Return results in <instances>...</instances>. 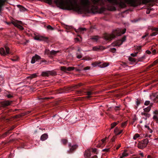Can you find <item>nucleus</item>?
I'll return each instance as SVG.
<instances>
[{"mask_svg": "<svg viewBox=\"0 0 158 158\" xmlns=\"http://www.w3.org/2000/svg\"><path fill=\"white\" fill-rule=\"evenodd\" d=\"M150 102L149 101H146L144 103V105H145L147 106L150 104Z\"/></svg>", "mask_w": 158, "mask_h": 158, "instance_id": "ea45409f", "label": "nucleus"}, {"mask_svg": "<svg viewBox=\"0 0 158 158\" xmlns=\"http://www.w3.org/2000/svg\"><path fill=\"white\" fill-rule=\"evenodd\" d=\"M156 52V51L155 49H154L152 51V53L153 54V55H154L155 54Z\"/></svg>", "mask_w": 158, "mask_h": 158, "instance_id": "603ef678", "label": "nucleus"}, {"mask_svg": "<svg viewBox=\"0 0 158 158\" xmlns=\"http://www.w3.org/2000/svg\"><path fill=\"white\" fill-rule=\"evenodd\" d=\"M17 6L19 8L20 10L21 11H24L26 10V9L25 8L20 5H18Z\"/></svg>", "mask_w": 158, "mask_h": 158, "instance_id": "b1692460", "label": "nucleus"}, {"mask_svg": "<svg viewBox=\"0 0 158 158\" xmlns=\"http://www.w3.org/2000/svg\"><path fill=\"white\" fill-rule=\"evenodd\" d=\"M69 145L70 148V150L71 151L74 150L77 147V146L76 145L71 146V144H69Z\"/></svg>", "mask_w": 158, "mask_h": 158, "instance_id": "2eb2a0df", "label": "nucleus"}, {"mask_svg": "<svg viewBox=\"0 0 158 158\" xmlns=\"http://www.w3.org/2000/svg\"><path fill=\"white\" fill-rule=\"evenodd\" d=\"M77 58L78 59H80L82 58V56L81 54H78V53L77 54Z\"/></svg>", "mask_w": 158, "mask_h": 158, "instance_id": "58836bf2", "label": "nucleus"}, {"mask_svg": "<svg viewBox=\"0 0 158 158\" xmlns=\"http://www.w3.org/2000/svg\"><path fill=\"white\" fill-rule=\"evenodd\" d=\"M109 2L113 4H118L121 7L126 6V3L131 6L135 5L136 0H107Z\"/></svg>", "mask_w": 158, "mask_h": 158, "instance_id": "f03ea898", "label": "nucleus"}, {"mask_svg": "<svg viewBox=\"0 0 158 158\" xmlns=\"http://www.w3.org/2000/svg\"><path fill=\"white\" fill-rule=\"evenodd\" d=\"M123 131V130H120L119 131V132L117 133V135H118L120 134Z\"/></svg>", "mask_w": 158, "mask_h": 158, "instance_id": "864d4df0", "label": "nucleus"}, {"mask_svg": "<svg viewBox=\"0 0 158 158\" xmlns=\"http://www.w3.org/2000/svg\"><path fill=\"white\" fill-rule=\"evenodd\" d=\"M118 123L116 122H114L111 124V128H113Z\"/></svg>", "mask_w": 158, "mask_h": 158, "instance_id": "473e14b6", "label": "nucleus"}, {"mask_svg": "<svg viewBox=\"0 0 158 158\" xmlns=\"http://www.w3.org/2000/svg\"><path fill=\"white\" fill-rule=\"evenodd\" d=\"M59 52V51H55L53 50H52L51 51V55H56L57 53Z\"/></svg>", "mask_w": 158, "mask_h": 158, "instance_id": "bb28decb", "label": "nucleus"}, {"mask_svg": "<svg viewBox=\"0 0 158 158\" xmlns=\"http://www.w3.org/2000/svg\"><path fill=\"white\" fill-rule=\"evenodd\" d=\"M157 34V33H153L151 35L152 36H154L156 35Z\"/></svg>", "mask_w": 158, "mask_h": 158, "instance_id": "5fc2aeb1", "label": "nucleus"}, {"mask_svg": "<svg viewBox=\"0 0 158 158\" xmlns=\"http://www.w3.org/2000/svg\"><path fill=\"white\" fill-rule=\"evenodd\" d=\"M37 75L36 73H34L30 75L29 76L27 77V79L31 80L33 78H35L37 77Z\"/></svg>", "mask_w": 158, "mask_h": 158, "instance_id": "ddd939ff", "label": "nucleus"}, {"mask_svg": "<svg viewBox=\"0 0 158 158\" xmlns=\"http://www.w3.org/2000/svg\"><path fill=\"white\" fill-rule=\"evenodd\" d=\"M92 2L95 4H100L101 2V0H91Z\"/></svg>", "mask_w": 158, "mask_h": 158, "instance_id": "412c9836", "label": "nucleus"}, {"mask_svg": "<svg viewBox=\"0 0 158 158\" xmlns=\"http://www.w3.org/2000/svg\"><path fill=\"white\" fill-rule=\"evenodd\" d=\"M47 27L48 29L51 30H53L54 29L53 28L52 26L49 25Z\"/></svg>", "mask_w": 158, "mask_h": 158, "instance_id": "4c0bfd02", "label": "nucleus"}, {"mask_svg": "<svg viewBox=\"0 0 158 158\" xmlns=\"http://www.w3.org/2000/svg\"><path fill=\"white\" fill-rule=\"evenodd\" d=\"M97 156H96V155H95V156H93L92 157V158H97Z\"/></svg>", "mask_w": 158, "mask_h": 158, "instance_id": "338daca9", "label": "nucleus"}, {"mask_svg": "<svg viewBox=\"0 0 158 158\" xmlns=\"http://www.w3.org/2000/svg\"><path fill=\"white\" fill-rule=\"evenodd\" d=\"M141 143L143 145L144 147H145L148 143V140L146 139L143 140Z\"/></svg>", "mask_w": 158, "mask_h": 158, "instance_id": "dca6fc26", "label": "nucleus"}, {"mask_svg": "<svg viewBox=\"0 0 158 158\" xmlns=\"http://www.w3.org/2000/svg\"><path fill=\"white\" fill-rule=\"evenodd\" d=\"M118 108H119L118 106H116L115 107V110H118Z\"/></svg>", "mask_w": 158, "mask_h": 158, "instance_id": "e2e57ef3", "label": "nucleus"}, {"mask_svg": "<svg viewBox=\"0 0 158 158\" xmlns=\"http://www.w3.org/2000/svg\"><path fill=\"white\" fill-rule=\"evenodd\" d=\"M7 97L8 98H10L12 97V96L10 94H9L7 96Z\"/></svg>", "mask_w": 158, "mask_h": 158, "instance_id": "4d7b16f0", "label": "nucleus"}, {"mask_svg": "<svg viewBox=\"0 0 158 158\" xmlns=\"http://www.w3.org/2000/svg\"><path fill=\"white\" fill-rule=\"evenodd\" d=\"M40 59L41 57L40 56L36 55L35 56L32 57L31 62L32 64H34L36 61L40 60Z\"/></svg>", "mask_w": 158, "mask_h": 158, "instance_id": "1a4fd4ad", "label": "nucleus"}, {"mask_svg": "<svg viewBox=\"0 0 158 158\" xmlns=\"http://www.w3.org/2000/svg\"><path fill=\"white\" fill-rule=\"evenodd\" d=\"M149 132H150V133H152V130L150 128V129H149Z\"/></svg>", "mask_w": 158, "mask_h": 158, "instance_id": "69168bd1", "label": "nucleus"}, {"mask_svg": "<svg viewBox=\"0 0 158 158\" xmlns=\"http://www.w3.org/2000/svg\"><path fill=\"white\" fill-rule=\"evenodd\" d=\"M126 31V29H118L114 31V34H106L104 36L105 39L106 40H111L115 37V35L117 36H119L122 34H124Z\"/></svg>", "mask_w": 158, "mask_h": 158, "instance_id": "7ed1b4c3", "label": "nucleus"}, {"mask_svg": "<svg viewBox=\"0 0 158 158\" xmlns=\"http://www.w3.org/2000/svg\"><path fill=\"white\" fill-rule=\"evenodd\" d=\"M108 64H107V63H104L102 64H101L100 65V67L103 68L107 67L108 65Z\"/></svg>", "mask_w": 158, "mask_h": 158, "instance_id": "cd10ccee", "label": "nucleus"}, {"mask_svg": "<svg viewBox=\"0 0 158 158\" xmlns=\"http://www.w3.org/2000/svg\"><path fill=\"white\" fill-rule=\"evenodd\" d=\"M105 48L102 46H94L92 48V50L94 51H98L104 50Z\"/></svg>", "mask_w": 158, "mask_h": 158, "instance_id": "6e6552de", "label": "nucleus"}, {"mask_svg": "<svg viewBox=\"0 0 158 158\" xmlns=\"http://www.w3.org/2000/svg\"><path fill=\"white\" fill-rule=\"evenodd\" d=\"M62 142L64 144H65L67 143V140L65 139H63L62 140Z\"/></svg>", "mask_w": 158, "mask_h": 158, "instance_id": "a19ab883", "label": "nucleus"}, {"mask_svg": "<svg viewBox=\"0 0 158 158\" xmlns=\"http://www.w3.org/2000/svg\"><path fill=\"white\" fill-rule=\"evenodd\" d=\"M67 68L64 66H62L60 67V69L64 71H66Z\"/></svg>", "mask_w": 158, "mask_h": 158, "instance_id": "f704fd0d", "label": "nucleus"}, {"mask_svg": "<svg viewBox=\"0 0 158 158\" xmlns=\"http://www.w3.org/2000/svg\"><path fill=\"white\" fill-rule=\"evenodd\" d=\"M12 60L13 61H16L18 60V58L16 59H12Z\"/></svg>", "mask_w": 158, "mask_h": 158, "instance_id": "0e129e2a", "label": "nucleus"}, {"mask_svg": "<svg viewBox=\"0 0 158 158\" xmlns=\"http://www.w3.org/2000/svg\"><path fill=\"white\" fill-rule=\"evenodd\" d=\"M145 127L146 128H147L148 129H150V128H149V127L148 126L146 125L145 126Z\"/></svg>", "mask_w": 158, "mask_h": 158, "instance_id": "052dcab7", "label": "nucleus"}, {"mask_svg": "<svg viewBox=\"0 0 158 158\" xmlns=\"http://www.w3.org/2000/svg\"><path fill=\"white\" fill-rule=\"evenodd\" d=\"M57 6L61 9L73 10L78 13L85 12V7L90 4L89 0H79L81 6H79L77 3V0H54Z\"/></svg>", "mask_w": 158, "mask_h": 158, "instance_id": "f257e3e1", "label": "nucleus"}, {"mask_svg": "<svg viewBox=\"0 0 158 158\" xmlns=\"http://www.w3.org/2000/svg\"><path fill=\"white\" fill-rule=\"evenodd\" d=\"M90 69V67H89L87 66V67H85L84 68V70H89Z\"/></svg>", "mask_w": 158, "mask_h": 158, "instance_id": "09e8293b", "label": "nucleus"}, {"mask_svg": "<svg viewBox=\"0 0 158 158\" xmlns=\"http://www.w3.org/2000/svg\"><path fill=\"white\" fill-rule=\"evenodd\" d=\"M138 147L140 149H142L145 147H144L143 145L141 142L138 144Z\"/></svg>", "mask_w": 158, "mask_h": 158, "instance_id": "c85d7f7f", "label": "nucleus"}, {"mask_svg": "<svg viewBox=\"0 0 158 158\" xmlns=\"http://www.w3.org/2000/svg\"><path fill=\"white\" fill-rule=\"evenodd\" d=\"M48 138V135L46 134L43 135L40 137V139L42 141H44L46 140Z\"/></svg>", "mask_w": 158, "mask_h": 158, "instance_id": "6ab92c4d", "label": "nucleus"}, {"mask_svg": "<svg viewBox=\"0 0 158 158\" xmlns=\"http://www.w3.org/2000/svg\"><path fill=\"white\" fill-rule=\"evenodd\" d=\"M6 51L3 48H0V54L2 56H5L9 53L10 49L7 47H5Z\"/></svg>", "mask_w": 158, "mask_h": 158, "instance_id": "39448f33", "label": "nucleus"}, {"mask_svg": "<svg viewBox=\"0 0 158 158\" xmlns=\"http://www.w3.org/2000/svg\"><path fill=\"white\" fill-rule=\"evenodd\" d=\"M127 124V123L126 122H125L124 123H123L122 124V127H125Z\"/></svg>", "mask_w": 158, "mask_h": 158, "instance_id": "a18cd8bd", "label": "nucleus"}, {"mask_svg": "<svg viewBox=\"0 0 158 158\" xmlns=\"http://www.w3.org/2000/svg\"><path fill=\"white\" fill-rule=\"evenodd\" d=\"M136 103L137 105V106H138L140 104V102L138 100H137L136 102Z\"/></svg>", "mask_w": 158, "mask_h": 158, "instance_id": "3c124183", "label": "nucleus"}, {"mask_svg": "<svg viewBox=\"0 0 158 158\" xmlns=\"http://www.w3.org/2000/svg\"><path fill=\"white\" fill-rule=\"evenodd\" d=\"M114 132L116 135H117V133L119 132L118 129L117 128H116L114 130Z\"/></svg>", "mask_w": 158, "mask_h": 158, "instance_id": "c9c22d12", "label": "nucleus"}, {"mask_svg": "<svg viewBox=\"0 0 158 158\" xmlns=\"http://www.w3.org/2000/svg\"><path fill=\"white\" fill-rule=\"evenodd\" d=\"M153 120L156 123H158V110H155L153 112Z\"/></svg>", "mask_w": 158, "mask_h": 158, "instance_id": "0eeeda50", "label": "nucleus"}, {"mask_svg": "<svg viewBox=\"0 0 158 158\" xmlns=\"http://www.w3.org/2000/svg\"><path fill=\"white\" fill-rule=\"evenodd\" d=\"M93 94V93L92 92H88L87 93V96L86 97L87 98H89L91 97V95Z\"/></svg>", "mask_w": 158, "mask_h": 158, "instance_id": "393cba45", "label": "nucleus"}, {"mask_svg": "<svg viewBox=\"0 0 158 158\" xmlns=\"http://www.w3.org/2000/svg\"><path fill=\"white\" fill-rule=\"evenodd\" d=\"M45 54L48 55H51V51H50L49 50H45Z\"/></svg>", "mask_w": 158, "mask_h": 158, "instance_id": "c756f323", "label": "nucleus"}, {"mask_svg": "<svg viewBox=\"0 0 158 158\" xmlns=\"http://www.w3.org/2000/svg\"><path fill=\"white\" fill-rule=\"evenodd\" d=\"M109 148H105L102 150V151L108 152L109 151Z\"/></svg>", "mask_w": 158, "mask_h": 158, "instance_id": "49530a36", "label": "nucleus"}, {"mask_svg": "<svg viewBox=\"0 0 158 158\" xmlns=\"http://www.w3.org/2000/svg\"><path fill=\"white\" fill-rule=\"evenodd\" d=\"M128 155V154L126 152V151H125L122 154V156L124 157L127 156Z\"/></svg>", "mask_w": 158, "mask_h": 158, "instance_id": "72a5a7b5", "label": "nucleus"}, {"mask_svg": "<svg viewBox=\"0 0 158 158\" xmlns=\"http://www.w3.org/2000/svg\"><path fill=\"white\" fill-rule=\"evenodd\" d=\"M49 4H51L52 3V0H46Z\"/></svg>", "mask_w": 158, "mask_h": 158, "instance_id": "de8ad7c7", "label": "nucleus"}, {"mask_svg": "<svg viewBox=\"0 0 158 158\" xmlns=\"http://www.w3.org/2000/svg\"><path fill=\"white\" fill-rule=\"evenodd\" d=\"M153 30L156 31H158V28H156L153 29Z\"/></svg>", "mask_w": 158, "mask_h": 158, "instance_id": "6e6d98bb", "label": "nucleus"}, {"mask_svg": "<svg viewBox=\"0 0 158 158\" xmlns=\"http://www.w3.org/2000/svg\"><path fill=\"white\" fill-rule=\"evenodd\" d=\"M115 138L113 137L111 139V140L112 141H115Z\"/></svg>", "mask_w": 158, "mask_h": 158, "instance_id": "bf43d9fd", "label": "nucleus"}, {"mask_svg": "<svg viewBox=\"0 0 158 158\" xmlns=\"http://www.w3.org/2000/svg\"><path fill=\"white\" fill-rule=\"evenodd\" d=\"M107 139V138L106 137L105 138L102 139L100 143V144L98 145L97 146L98 147H101L102 146V144L104 143Z\"/></svg>", "mask_w": 158, "mask_h": 158, "instance_id": "a211bd4d", "label": "nucleus"}, {"mask_svg": "<svg viewBox=\"0 0 158 158\" xmlns=\"http://www.w3.org/2000/svg\"><path fill=\"white\" fill-rule=\"evenodd\" d=\"M99 38L98 36H95L91 38L90 39L92 40L94 42H96Z\"/></svg>", "mask_w": 158, "mask_h": 158, "instance_id": "aec40b11", "label": "nucleus"}, {"mask_svg": "<svg viewBox=\"0 0 158 158\" xmlns=\"http://www.w3.org/2000/svg\"><path fill=\"white\" fill-rule=\"evenodd\" d=\"M11 101H5L2 103V105L3 106L5 107L10 105L11 103Z\"/></svg>", "mask_w": 158, "mask_h": 158, "instance_id": "f8f14e48", "label": "nucleus"}, {"mask_svg": "<svg viewBox=\"0 0 158 158\" xmlns=\"http://www.w3.org/2000/svg\"><path fill=\"white\" fill-rule=\"evenodd\" d=\"M126 40V36H124L121 40H118L116 42L114 43L113 44L114 46H119L121 45Z\"/></svg>", "mask_w": 158, "mask_h": 158, "instance_id": "423d86ee", "label": "nucleus"}, {"mask_svg": "<svg viewBox=\"0 0 158 158\" xmlns=\"http://www.w3.org/2000/svg\"><path fill=\"white\" fill-rule=\"evenodd\" d=\"M74 69V68L73 67H69L67 68L66 71H71L72 70H73Z\"/></svg>", "mask_w": 158, "mask_h": 158, "instance_id": "2f4dec72", "label": "nucleus"}, {"mask_svg": "<svg viewBox=\"0 0 158 158\" xmlns=\"http://www.w3.org/2000/svg\"><path fill=\"white\" fill-rule=\"evenodd\" d=\"M135 48L136 49V50H139L141 49V46H136L135 47Z\"/></svg>", "mask_w": 158, "mask_h": 158, "instance_id": "e433bc0d", "label": "nucleus"}, {"mask_svg": "<svg viewBox=\"0 0 158 158\" xmlns=\"http://www.w3.org/2000/svg\"><path fill=\"white\" fill-rule=\"evenodd\" d=\"M151 109V107L150 106H148L147 107L143 109L144 111L146 112H149Z\"/></svg>", "mask_w": 158, "mask_h": 158, "instance_id": "a878e982", "label": "nucleus"}, {"mask_svg": "<svg viewBox=\"0 0 158 158\" xmlns=\"http://www.w3.org/2000/svg\"><path fill=\"white\" fill-rule=\"evenodd\" d=\"M75 41L76 42H78V41H79V39L77 38H76L75 39Z\"/></svg>", "mask_w": 158, "mask_h": 158, "instance_id": "680f3d73", "label": "nucleus"}, {"mask_svg": "<svg viewBox=\"0 0 158 158\" xmlns=\"http://www.w3.org/2000/svg\"><path fill=\"white\" fill-rule=\"evenodd\" d=\"M157 60H156L154 62V64H155L156 63H157Z\"/></svg>", "mask_w": 158, "mask_h": 158, "instance_id": "774afa93", "label": "nucleus"}, {"mask_svg": "<svg viewBox=\"0 0 158 158\" xmlns=\"http://www.w3.org/2000/svg\"><path fill=\"white\" fill-rule=\"evenodd\" d=\"M139 137V135L137 133H136L135 135L134 136L133 139L134 140H135L137 139V138Z\"/></svg>", "mask_w": 158, "mask_h": 158, "instance_id": "7c9ffc66", "label": "nucleus"}, {"mask_svg": "<svg viewBox=\"0 0 158 158\" xmlns=\"http://www.w3.org/2000/svg\"><path fill=\"white\" fill-rule=\"evenodd\" d=\"M120 146H121V144H119L118 145V146L116 147V149H118L119 148V147H120Z\"/></svg>", "mask_w": 158, "mask_h": 158, "instance_id": "13d9d810", "label": "nucleus"}, {"mask_svg": "<svg viewBox=\"0 0 158 158\" xmlns=\"http://www.w3.org/2000/svg\"><path fill=\"white\" fill-rule=\"evenodd\" d=\"M138 53V52H136L134 54V53H131V56L133 57H135L137 56V54Z\"/></svg>", "mask_w": 158, "mask_h": 158, "instance_id": "c03bdc74", "label": "nucleus"}, {"mask_svg": "<svg viewBox=\"0 0 158 158\" xmlns=\"http://www.w3.org/2000/svg\"><path fill=\"white\" fill-rule=\"evenodd\" d=\"M52 75V73L51 71L43 72L41 74V75L43 77H48Z\"/></svg>", "mask_w": 158, "mask_h": 158, "instance_id": "9d476101", "label": "nucleus"}, {"mask_svg": "<svg viewBox=\"0 0 158 158\" xmlns=\"http://www.w3.org/2000/svg\"><path fill=\"white\" fill-rule=\"evenodd\" d=\"M141 114L142 115H144L146 117V118H145L146 119H147V118H149L150 116V114L144 112H142Z\"/></svg>", "mask_w": 158, "mask_h": 158, "instance_id": "5701e85b", "label": "nucleus"}, {"mask_svg": "<svg viewBox=\"0 0 158 158\" xmlns=\"http://www.w3.org/2000/svg\"><path fill=\"white\" fill-rule=\"evenodd\" d=\"M128 60L129 61H131V63H133L136 61V60L135 58L131 57H130L128 58Z\"/></svg>", "mask_w": 158, "mask_h": 158, "instance_id": "4be33fe9", "label": "nucleus"}, {"mask_svg": "<svg viewBox=\"0 0 158 158\" xmlns=\"http://www.w3.org/2000/svg\"><path fill=\"white\" fill-rule=\"evenodd\" d=\"M47 39V38L40 35H36L34 37V39L38 40H44Z\"/></svg>", "mask_w": 158, "mask_h": 158, "instance_id": "9b49d317", "label": "nucleus"}, {"mask_svg": "<svg viewBox=\"0 0 158 158\" xmlns=\"http://www.w3.org/2000/svg\"><path fill=\"white\" fill-rule=\"evenodd\" d=\"M98 64L97 62H95L92 64V65L94 67L97 66Z\"/></svg>", "mask_w": 158, "mask_h": 158, "instance_id": "37998d69", "label": "nucleus"}, {"mask_svg": "<svg viewBox=\"0 0 158 158\" xmlns=\"http://www.w3.org/2000/svg\"><path fill=\"white\" fill-rule=\"evenodd\" d=\"M146 52L147 53L149 54H150L151 53V52L149 50H147Z\"/></svg>", "mask_w": 158, "mask_h": 158, "instance_id": "8fccbe9b", "label": "nucleus"}, {"mask_svg": "<svg viewBox=\"0 0 158 158\" xmlns=\"http://www.w3.org/2000/svg\"><path fill=\"white\" fill-rule=\"evenodd\" d=\"M144 58V56H142L141 57L139 58L138 59V61H141Z\"/></svg>", "mask_w": 158, "mask_h": 158, "instance_id": "79ce46f5", "label": "nucleus"}, {"mask_svg": "<svg viewBox=\"0 0 158 158\" xmlns=\"http://www.w3.org/2000/svg\"><path fill=\"white\" fill-rule=\"evenodd\" d=\"M6 0H0V12L2 10V7L3 6L4 3Z\"/></svg>", "mask_w": 158, "mask_h": 158, "instance_id": "f3484780", "label": "nucleus"}, {"mask_svg": "<svg viewBox=\"0 0 158 158\" xmlns=\"http://www.w3.org/2000/svg\"><path fill=\"white\" fill-rule=\"evenodd\" d=\"M12 23L16 27L18 28L21 30L23 29V27L20 25L22 24V21L19 20H16L15 21H12Z\"/></svg>", "mask_w": 158, "mask_h": 158, "instance_id": "20e7f679", "label": "nucleus"}, {"mask_svg": "<svg viewBox=\"0 0 158 158\" xmlns=\"http://www.w3.org/2000/svg\"><path fill=\"white\" fill-rule=\"evenodd\" d=\"M90 155V153L89 150L86 151L84 154V156L85 158H88Z\"/></svg>", "mask_w": 158, "mask_h": 158, "instance_id": "4468645a", "label": "nucleus"}]
</instances>
